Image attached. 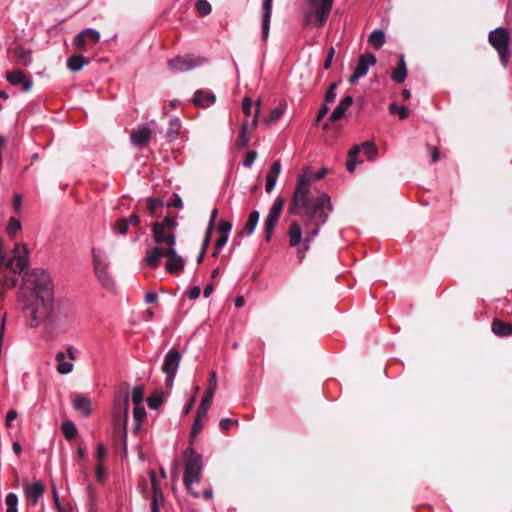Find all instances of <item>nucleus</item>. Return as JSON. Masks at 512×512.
Wrapping results in <instances>:
<instances>
[{"label":"nucleus","instance_id":"f257e3e1","mask_svg":"<svg viewBox=\"0 0 512 512\" xmlns=\"http://www.w3.org/2000/svg\"><path fill=\"white\" fill-rule=\"evenodd\" d=\"M326 174V168L317 173H312L307 169L298 179L289 208L290 213L303 214L307 217L303 226L299 222L293 221L288 230L289 244L292 247H297V257L300 262L303 261L306 251L310 248V242L318 235L320 226L327 221L328 214L332 210L328 195L321 194L315 200L310 198L311 181L313 179L320 180Z\"/></svg>","mask_w":512,"mask_h":512},{"label":"nucleus","instance_id":"f03ea898","mask_svg":"<svg viewBox=\"0 0 512 512\" xmlns=\"http://www.w3.org/2000/svg\"><path fill=\"white\" fill-rule=\"evenodd\" d=\"M53 285L49 274L40 268L26 273L18 297L30 327L49 319L53 309Z\"/></svg>","mask_w":512,"mask_h":512},{"label":"nucleus","instance_id":"7ed1b4c3","mask_svg":"<svg viewBox=\"0 0 512 512\" xmlns=\"http://www.w3.org/2000/svg\"><path fill=\"white\" fill-rule=\"evenodd\" d=\"M184 477L183 482L187 490L195 497L199 498L200 493L193 488L194 483L200 482L202 478L203 461L202 456L190 446L184 453Z\"/></svg>","mask_w":512,"mask_h":512},{"label":"nucleus","instance_id":"20e7f679","mask_svg":"<svg viewBox=\"0 0 512 512\" xmlns=\"http://www.w3.org/2000/svg\"><path fill=\"white\" fill-rule=\"evenodd\" d=\"M162 257L168 259L165 269L169 273H179L184 269L185 260L178 255L175 246L170 248L152 247L146 253L145 262L149 267L157 268Z\"/></svg>","mask_w":512,"mask_h":512},{"label":"nucleus","instance_id":"39448f33","mask_svg":"<svg viewBox=\"0 0 512 512\" xmlns=\"http://www.w3.org/2000/svg\"><path fill=\"white\" fill-rule=\"evenodd\" d=\"M129 411V398L125 393L122 403L114 406L113 425L116 433L119 434L123 444V454H127V421Z\"/></svg>","mask_w":512,"mask_h":512},{"label":"nucleus","instance_id":"423d86ee","mask_svg":"<svg viewBox=\"0 0 512 512\" xmlns=\"http://www.w3.org/2000/svg\"><path fill=\"white\" fill-rule=\"evenodd\" d=\"M309 11L305 15L307 25L321 27L331 11L333 0H309Z\"/></svg>","mask_w":512,"mask_h":512},{"label":"nucleus","instance_id":"0eeeda50","mask_svg":"<svg viewBox=\"0 0 512 512\" xmlns=\"http://www.w3.org/2000/svg\"><path fill=\"white\" fill-rule=\"evenodd\" d=\"M93 269L97 279L105 289H113L114 281L109 272V263L102 255L101 251L92 249Z\"/></svg>","mask_w":512,"mask_h":512},{"label":"nucleus","instance_id":"6e6552de","mask_svg":"<svg viewBox=\"0 0 512 512\" xmlns=\"http://www.w3.org/2000/svg\"><path fill=\"white\" fill-rule=\"evenodd\" d=\"M28 250L25 245L16 244L14 247V257L7 259L3 254H0V261L6 268L13 273H21L28 265L27 255Z\"/></svg>","mask_w":512,"mask_h":512},{"label":"nucleus","instance_id":"1a4fd4ad","mask_svg":"<svg viewBox=\"0 0 512 512\" xmlns=\"http://www.w3.org/2000/svg\"><path fill=\"white\" fill-rule=\"evenodd\" d=\"M509 39V33L504 28H497L489 34V42L498 51L503 65H507L509 59Z\"/></svg>","mask_w":512,"mask_h":512},{"label":"nucleus","instance_id":"9d476101","mask_svg":"<svg viewBox=\"0 0 512 512\" xmlns=\"http://www.w3.org/2000/svg\"><path fill=\"white\" fill-rule=\"evenodd\" d=\"M182 356L180 352L173 348L167 352L162 365V372L166 374V386L171 388L180 365Z\"/></svg>","mask_w":512,"mask_h":512},{"label":"nucleus","instance_id":"9b49d317","mask_svg":"<svg viewBox=\"0 0 512 512\" xmlns=\"http://www.w3.org/2000/svg\"><path fill=\"white\" fill-rule=\"evenodd\" d=\"M100 38L101 36L98 31L87 28L74 37L72 44L77 50L85 52L89 47L97 44Z\"/></svg>","mask_w":512,"mask_h":512},{"label":"nucleus","instance_id":"f8f14e48","mask_svg":"<svg viewBox=\"0 0 512 512\" xmlns=\"http://www.w3.org/2000/svg\"><path fill=\"white\" fill-rule=\"evenodd\" d=\"M153 240L156 243L155 247L170 248L176 245V236L172 231L163 228L159 222L152 224Z\"/></svg>","mask_w":512,"mask_h":512},{"label":"nucleus","instance_id":"ddd939ff","mask_svg":"<svg viewBox=\"0 0 512 512\" xmlns=\"http://www.w3.org/2000/svg\"><path fill=\"white\" fill-rule=\"evenodd\" d=\"M205 61L204 58L194 56H177L168 62V66L172 71L184 72L188 71Z\"/></svg>","mask_w":512,"mask_h":512},{"label":"nucleus","instance_id":"4468645a","mask_svg":"<svg viewBox=\"0 0 512 512\" xmlns=\"http://www.w3.org/2000/svg\"><path fill=\"white\" fill-rule=\"evenodd\" d=\"M376 57L372 53H364L360 55L356 68L349 78L351 84H355L359 78L365 76L369 68L376 64Z\"/></svg>","mask_w":512,"mask_h":512},{"label":"nucleus","instance_id":"2eb2a0df","mask_svg":"<svg viewBox=\"0 0 512 512\" xmlns=\"http://www.w3.org/2000/svg\"><path fill=\"white\" fill-rule=\"evenodd\" d=\"M284 201L282 198H276L270 212L266 218L265 221V237L266 240L269 241L273 232V229L278 221V218L281 214V211L283 209Z\"/></svg>","mask_w":512,"mask_h":512},{"label":"nucleus","instance_id":"dca6fc26","mask_svg":"<svg viewBox=\"0 0 512 512\" xmlns=\"http://www.w3.org/2000/svg\"><path fill=\"white\" fill-rule=\"evenodd\" d=\"M7 81L12 85H23V91L27 92L31 89L33 82L28 79L21 70H13L7 73Z\"/></svg>","mask_w":512,"mask_h":512},{"label":"nucleus","instance_id":"f3484780","mask_svg":"<svg viewBox=\"0 0 512 512\" xmlns=\"http://www.w3.org/2000/svg\"><path fill=\"white\" fill-rule=\"evenodd\" d=\"M151 137L152 130L147 127H140L134 130L130 135L131 142L140 148L147 145Z\"/></svg>","mask_w":512,"mask_h":512},{"label":"nucleus","instance_id":"a211bd4d","mask_svg":"<svg viewBox=\"0 0 512 512\" xmlns=\"http://www.w3.org/2000/svg\"><path fill=\"white\" fill-rule=\"evenodd\" d=\"M273 0H262V39L267 40L270 28V18Z\"/></svg>","mask_w":512,"mask_h":512},{"label":"nucleus","instance_id":"6ab92c4d","mask_svg":"<svg viewBox=\"0 0 512 512\" xmlns=\"http://www.w3.org/2000/svg\"><path fill=\"white\" fill-rule=\"evenodd\" d=\"M254 127H256V114L253 115L250 125L248 124L247 121H243L241 130H240V134L236 140V145L239 148H243L248 144L249 139H250V134H249L250 128H254Z\"/></svg>","mask_w":512,"mask_h":512},{"label":"nucleus","instance_id":"aec40b11","mask_svg":"<svg viewBox=\"0 0 512 512\" xmlns=\"http://www.w3.org/2000/svg\"><path fill=\"white\" fill-rule=\"evenodd\" d=\"M44 491V485L41 482H35L26 486L25 496L35 505L44 494Z\"/></svg>","mask_w":512,"mask_h":512},{"label":"nucleus","instance_id":"412c9836","mask_svg":"<svg viewBox=\"0 0 512 512\" xmlns=\"http://www.w3.org/2000/svg\"><path fill=\"white\" fill-rule=\"evenodd\" d=\"M353 98L350 95L345 96L339 103V105L334 109V111L330 115V121L336 122L340 120L347 109L352 105Z\"/></svg>","mask_w":512,"mask_h":512},{"label":"nucleus","instance_id":"4be33fe9","mask_svg":"<svg viewBox=\"0 0 512 512\" xmlns=\"http://www.w3.org/2000/svg\"><path fill=\"white\" fill-rule=\"evenodd\" d=\"M215 99L216 97L213 93L205 90H197L193 102L197 106L208 107L215 102Z\"/></svg>","mask_w":512,"mask_h":512},{"label":"nucleus","instance_id":"5701e85b","mask_svg":"<svg viewBox=\"0 0 512 512\" xmlns=\"http://www.w3.org/2000/svg\"><path fill=\"white\" fill-rule=\"evenodd\" d=\"M280 172L281 163L280 161H275L271 166L269 174L266 176L265 190L267 193H270L273 190Z\"/></svg>","mask_w":512,"mask_h":512},{"label":"nucleus","instance_id":"b1692460","mask_svg":"<svg viewBox=\"0 0 512 512\" xmlns=\"http://www.w3.org/2000/svg\"><path fill=\"white\" fill-rule=\"evenodd\" d=\"M492 331L500 337H507L512 335V324L495 319L492 322Z\"/></svg>","mask_w":512,"mask_h":512},{"label":"nucleus","instance_id":"393cba45","mask_svg":"<svg viewBox=\"0 0 512 512\" xmlns=\"http://www.w3.org/2000/svg\"><path fill=\"white\" fill-rule=\"evenodd\" d=\"M285 111V105L280 104L274 109H272L267 116H264L262 122L267 127L273 126L283 115Z\"/></svg>","mask_w":512,"mask_h":512},{"label":"nucleus","instance_id":"a878e982","mask_svg":"<svg viewBox=\"0 0 512 512\" xmlns=\"http://www.w3.org/2000/svg\"><path fill=\"white\" fill-rule=\"evenodd\" d=\"M73 406L76 410L80 411L85 416L91 414V402L87 397L83 395H77L73 399Z\"/></svg>","mask_w":512,"mask_h":512},{"label":"nucleus","instance_id":"bb28decb","mask_svg":"<svg viewBox=\"0 0 512 512\" xmlns=\"http://www.w3.org/2000/svg\"><path fill=\"white\" fill-rule=\"evenodd\" d=\"M88 63L89 58L82 55H73L67 60V67L73 72H78Z\"/></svg>","mask_w":512,"mask_h":512},{"label":"nucleus","instance_id":"cd10ccee","mask_svg":"<svg viewBox=\"0 0 512 512\" xmlns=\"http://www.w3.org/2000/svg\"><path fill=\"white\" fill-rule=\"evenodd\" d=\"M407 76V68L404 56L401 55L399 59L398 67L392 72V79L397 83H402L406 79Z\"/></svg>","mask_w":512,"mask_h":512},{"label":"nucleus","instance_id":"c85d7f7f","mask_svg":"<svg viewBox=\"0 0 512 512\" xmlns=\"http://www.w3.org/2000/svg\"><path fill=\"white\" fill-rule=\"evenodd\" d=\"M65 354L64 352L60 351L56 354V361L58 362L57 365V371L60 374H68L73 370V363L65 361Z\"/></svg>","mask_w":512,"mask_h":512},{"label":"nucleus","instance_id":"c756f323","mask_svg":"<svg viewBox=\"0 0 512 512\" xmlns=\"http://www.w3.org/2000/svg\"><path fill=\"white\" fill-rule=\"evenodd\" d=\"M146 202H147V211H148L149 215H151L152 217L158 216L160 210L164 206L163 200L160 198L148 197L146 199Z\"/></svg>","mask_w":512,"mask_h":512},{"label":"nucleus","instance_id":"7c9ffc66","mask_svg":"<svg viewBox=\"0 0 512 512\" xmlns=\"http://www.w3.org/2000/svg\"><path fill=\"white\" fill-rule=\"evenodd\" d=\"M217 389V375H216V372L215 371H212L210 373V377H209V380H208V387H207V390L203 396L202 399H205V400H208V401H211L212 402V399H213V396H214V393Z\"/></svg>","mask_w":512,"mask_h":512},{"label":"nucleus","instance_id":"2f4dec72","mask_svg":"<svg viewBox=\"0 0 512 512\" xmlns=\"http://www.w3.org/2000/svg\"><path fill=\"white\" fill-rule=\"evenodd\" d=\"M14 55L17 58L18 62L23 66H28L32 62L31 51L28 49L18 47L15 49Z\"/></svg>","mask_w":512,"mask_h":512},{"label":"nucleus","instance_id":"473e14b6","mask_svg":"<svg viewBox=\"0 0 512 512\" xmlns=\"http://www.w3.org/2000/svg\"><path fill=\"white\" fill-rule=\"evenodd\" d=\"M368 42L370 43V45L375 48V49H379L383 46V44L385 43V35H384V32L381 31V30H374L370 35H369V38H368Z\"/></svg>","mask_w":512,"mask_h":512},{"label":"nucleus","instance_id":"72a5a7b5","mask_svg":"<svg viewBox=\"0 0 512 512\" xmlns=\"http://www.w3.org/2000/svg\"><path fill=\"white\" fill-rule=\"evenodd\" d=\"M256 227V211H252L249 215L246 225L240 231V236H250Z\"/></svg>","mask_w":512,"mask_h":512},{"label":"nucleus","instance_id":"f704fd0d","mask_svg":"<svg viewBox=\"0 0 512 512\" xmlns=\"http://www.w3.org/2000/svg\"><path fill=\"white\" fill-rule=\"evenodd\" d=\"M356 147H360V152H363L370 160L374 159L378 151L376 146L370 141L363 142Z\"/></svg>","mask_w":512,"mask_h":512},{"label":"nucleus","instance_id":"c9c22d12","mask_svg":"<svg viewBox=\"0 0 512 512\" xmlns=\"http://www.w3.org/2000/svg\"><path fill=\"white\" fill-rule=\"evenodd\" d=\"M360 153V147H353L348 153V161L346 163L347 170L353 172L357 164V156Z\"/></svg>","mask_w":512,"mask_h":512},{"label":"nucleus","instance_id":"e433bc0d","mask_svg":"<svg viewBox=\"0 0 512 512\" xmlns=\"http://www.w3.org/2000/svg\"><path fill=\"white\" fill-rule=\"evenodd\" d=\"M180 127L181 123L178 118H173L170 120L169 128L167 130V137L169 138L170 141L174 140L177 137Z\"/></svg>","mask_w":512,"mask_h":512},{"label":"nucleus","instance_id":"4c0bfd02","mask_svg":"<svg viewBox=\"0 0 512 512\" xmlns=\"http://www.w3.org/2000/svg\"><path fill=\"white\" fill-rule=\"evenodd\" d=\"M62 431H63L64 436L68 440L73 439L77 434V428H76L75 424L70 420L65 421L62 424Z\"/></svg>","mask_w":512,"mask_h":512},{"label":"nucleus","instance_id":"58836bf2","mask_svg":"<svg viewBox=\"0 0 512 512\" xmlns=\"http://www.w3.org/2000/svg\"><path fill=\"white\" fill-rule=\"evenodd\" d=\"M389 112L393 115H398L401 120H404L408 117L409 112L405 106H398L395 103L389 105Z\"/></svg>","mask_w":512,"mask_h":512},{"label":"nucleus","instance_id":"ea45409f","mask_svg":"<svg viewBox=\"0 0 512 512\" xmlns=\"http://www.w3.org/2000/svg\"><path fill=\"white\" fill-rule=\"evenodd\" d=\"M205 418L196 416L194 424L192 426L191 434H190V443L192 444L195 437L200 433L201 429L203 428Z\"/></svg>","mask_w":512,"mask_h":512},{"label":"nucleus","instance_id":"a19ab883","mask_svg":"<svg viewBox=\"0 0 512 512\" xmlns=\"http://www.w3.org/2000/svg\"><path fill=\"white\" fill-rule=\"evenodd\" d=\"M5 503L7 506L6 512H18V496L15 493H9L6 496Z\"/></svg>","mask_w":512,"mask_h":512},{"label":"nucleus","instance_id":"79ce46f5","mask_svg":"<svg viewBox=\"0 0 512 512\" xmlns=\"http://www.w3.org/2000/svg\"><path fill=\"white\" fill-rule=\"evenodd\" d=\"M195 8H196L197 12L202 16L209 15L212 11V7L207 0L196 1Z\"/></svg>","mask_w":512,"mask_h":512},{"label":"nucleus","instance_id":"37998d69","mask_svg":"<svg viewBox=\"0 0 512 512\" xmlns=\"http://www.w3.org/2000/svg\"><path fill=\"white\" fill-rule=\"evenodd\" d=\"M129 221L126 218H120L115 222L114 231L119 235H125L128 232Z\"/></svg>","mask_w":512,"mask_h":512},{"label":"nucleus","instance_id":"c03bdc74","mask_svg":"<svg viewBox=\"0 0 512 512\" xmlns=\"http://www.w3.org/2000/svg\"><path fill=\"white\" fill-rule=\"evenodd\" d=\"M159 224L162 225L163 228L168 229V231H172V233H174V230L177 227L176 217L172 215H166L164 219L159 222Z\"/></svg>","mask_w":512,"mask_h":512},{"label":"nucleus","instance_id":"a18cd8bd","mask_svg":"<svg viewBox=\"0 0 512 512\" xmlns=\"http://www.w3.org/2000/svg\"><path fill=\"white\" fill-rule=\"evenodd\" d=\"M21 229V223L19 220H17L16 218L14 217H11L9 219V222H8V226H7V233L10 235V236H13L15 235V233L17 231H19Z\"/></svg>","mask_w":512,"mask_h":512},{"label":"nucleus","instance_id":"49530a36","mask_svg":"<svg viewBox=\"0 0 512 512\" xmlns=\"http://www.w3.org/2000/svg\"><path fill=\"white\" fill-rule=\"evenodd\" d=\"M143 398H144L143 388L140 386L134 387V389L132 391V398H131L134 405H140L143 401Z\"/></svg>","mask_w":512,"mask_h":512},{"label":"nucleus","instance_id":"de8ad7c7","mask_svg":"<svg viewBox=\"0 0 512 512\" xmlns=\"http://www.w3.org/2000/svg\"><path fill=\"white\" fill-rule=\"evenodd\" d=\"M210 404H211V401L202 399L200 405L197 408L196 416L202 417V418L206 419L207 418V412L209 410Z\"/></svg>","mask_w":512,"mask_h":512},{"label":"nucleus","instance_id":"09e8293b","mask_svg":"<svg viewBox=\"0 0 512 512\" xmlns=\"http://www.w3.org/2000/svg\"><path fill=\"white\" fill-rule=\"evenodd\" d=\"M133 417L135 422H142L146 417V410L141 405H135L134 411H133Z\"/></svg>","mask_w":512,"mask_h":512},{"label":"nucleus","instance_id":"8fccbe9b","mask_svg":"<svg viewBox=\"0 0 512 512\" xmlns=\"http://www.w3.org/2000/svg\"><path fill=\"white\" fill-rule=\"evenodd\" d=\"M238 424V421L235 420V419H230V418H224L220 421L219 425L220 427L224 430V431H227L229 429H231L233 426L237 425Z\"/></svg>","mask_w":512,"mask_h":512},{"label":"nucleus","instance_id":"3c124183","mask_svg":"<svg viewBox=\"0 0 512 512\" xmlns=\"http://www.w3.org/2000/svg\"><path fill=\"white\" fill-rule=\"evenodd\" d=\"M148 406L151 409H157L162 404V399L160 396H151L147 399Z\"/></svg>","mask_w":512,"mask_h":512},{"label":"nucleus","instance_id":"603ef678","mask_svg":"<svg viewBox=\"0 0 512 512\" xmlns=\"http://www.w3.org/2000/svg\"><path fill=\"white\" fill-rule=\"evenodd\" d=\"M336 88H337V84L336 83H333L330 88L328 89L326 95H325V100L326 102H333L336 98Z\"/></svg>","mask_w":512,"mask_h":512},{"label":"nucleus","instance_id":"864d4df0","mask_svg":"<svg viewBox=\"0 0 512 512\" xmlns=\"http://www.w3.org/2000/svg\"><path fill=\"white\" fill-rule=\"evenodd\" d=\"M252 108V99L250 97H245L242 103V110L246 116L251 114Z\"/></svg>","mask_w":512,"mask_h":512},{"label":"nucleus","instance_id":"5fc2aeb1","mask_svg":"<svg viewBox=\"0 0 512 512\" xmlns=\"http://www.w3.org/2000/svg\"><path fill=\"white\" fill-rule=\"evenodd\" d=\"M96 456H97V459H98V463H102V460L106 456V448H105L103 443H99L97 445Z\"/></svg>","mask_w":512,"mask_h":512},{"label":"nucleus","instance_id":"6e6d98bb","mask_svg":"<svg viewBox=\"0 0 512 512\" xmlns=\"http://www.w3.org/2000/svg\"><path fill=\"white\" fill-rule=\"evenodd\" d=\"M231 228H232V224L230 222L222 220L219 224V231L221 234L228 235Z\"/></svg>","mask_w":512,"mask_h":512},{"label":"nucleus","instance_id":"4d7b16f0","mask_svg":"<svg viewBox=\"0 0 512 512\" xmlns=\"http://www.w3.org/2000/svg\"><path fill=\"white\" fill-rule=\"evenodd\" d=\"M18 416V413L16 410L14 409H11L7 412V415H6V420H5V424L7 427H10L11 426V422L16 419Z\"/></svg>","mask_w":512,"mask_h":512},{"label":"nucleus","instance_id":"13d9d810","mask_svg":"<svg viewBox=\"0 0 512 512\" xmlns=\"http://www.w3.org/2000/svg\"><path fill=\"white\" fill-rule=\"evenodd\" d=\"M334 54H335V50L333 47H331L328 51V55H327V58L324 62V68L325 69H329L332 65V61H333V57H334Z\"/></svg>","mask_w":512,"mask_h":512},{"label":"nucleus","instance_id":"bf43d9fd","mask_svg":"<svg viewBox=\"0 0 512 512\" xmlns=\"http://www.w3.org/2000/svg\"><path fill=\"white\" fill-rule=\"evenodd\" d=\"M256 153L254 151H250L247 153L246 158L243 161V165L245 167H250L255 160Z\"/></svg>","mask_w":512,"mask_h":512},{"label":"nucleus","instance_id":"052dcab7","mask_svg":"<svg viewBox=\"0 0 512 512\" xmlns=\"http://www.w3.org/2000/svg\"><path fill=\"white\" fill-rule=\"evenodd\" d=\"M96 478L100 482H102L105 478V469L102 463H98L96 467Z\"/></svg>","mask_w":512,"mask_h":512},{"label":"nucleus","instance_id":"680f3d73","mask_svg":"<svg viewBox=\"0 0 512 512\" xmlns=\"http://www.w3.org/2000/svg\"><path fill=\"white\" fill-rule=\"evenodd\" d=\"M163 500V493L161 489L153 490L152 505L159 504V501Z\"/></svg>","mask_w":512,"mask_h":512},{"label":"nucleus","instance_id":"e2e57ef3","mask_svg":"<svg viewBox=\"0 0 512 512\" xmlns=\"http://www.w3.org/2000/svg\"><path fill=\"white\" fill-rule=\"evenodd\" d=\"M200 287L199 286H194L192 287L189 292H188V297L191 299V300H195L199 297L200 295Z\"/></svg>","mask_w":512,"mask_h":512},{"label":"nucleus","instance_id":"0e129e2a","mask_svg":"<svg viewBox=\"0 0 512 512\" xmlns=\"http://www.w3.org/2000/svg\"><path fill=\"white\" fill-rule=\"evenodd\" d=\"M227 240H228V235L221 234L215 243L216 250H220L226 244Z\"/></svg>","mask_w":512,"mask_h":512},{"label":"nucleus","instance_id":"69168bd1","mask_svg":"<svg viewBox=\"0 0 512 512\" xmlns=\"http://www.w3.org/2000/svg\"><path fill=\"white\" fill-rule=\"evenodd\" d=\"M428 150L431 154V160L433 163L437 162L439 160L440 154L436 147L428 146Z\"/></svg>","mask_w":512,"mask_h":512},{"label":"nucleus","instance_id":"338daca9","mask_svg":"<svg viewBox=\"0 0 512 512\" xmlns=\"http://www.w3.org/2000/svg\"><path fill=\"white\" fill-rule=\"evenodd\" d=\"M21 204H22V197L20 194H16L13 199V206L17 213L21 210Z\"/></svg>","mask_w":512,"mask_h":512},{"label":"nucleus","instance_id":"774afa93","mask_svg":"<svg viewBox=\"0 0 512 512\" xmlns=\"http://www.w3.org/2000/svg\"><path fill=\"white\" fill-rule=\"evenodd\" d=\"M129 221V226H138L140 224V218L139 216L134 213L129 218H126Z\"/></svg>","mask_w":512,"mask_h":512}]
</instances>
